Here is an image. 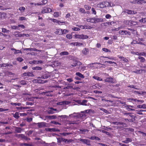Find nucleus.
Instances as JSON below:
<instances>
[{
  "mask_svg": "<svg viewBox=\"0 0 146 146\" xmlns=\"http://www.w3.org/2000/svg\"><path fill=\"white\" fill-rule=\"evenodd\" d=\"M19 20L23 21L26 19V18L24 17H19Z\"/></svg>",
  "mask_w": 146,
  "mask_h": 146,
  "instance_id": "338daca9",
  "label": "nucleus"
},
{
  "mask_svg": "<svg viewBox=\"0 0 146 146\" xmlns=\"http://www.w3.org/2000/svg\"><path fill=\"white\" fill-rule=\"evenodd\" d=\"M11 104L12 105H13V106H20L21 105V103H15L11 102Z\"/></svg>",
  "mask_w": 146,
  "mask_h": 146,
  "instance_id": "ea45409f",
  "label": "nucleus"
},
{
  "mask_svg": "<svg viewBox=\"0 0 146 146\" xmlns=\"http://www.w3.org/2000/svg\"><path fill=\"white\" fill-rule=\"evenodd\" d=\"M22 138L26 140H31L30 138L27 137L25 136L24 134L23 135V136L22 137Z\"/></svg>",
  "mask_w": 146,
  "mask_h": 146,
  "instance_id": "f704fd0d",
  "label": "nucleus"
},
{
  "mask_svg": "<svg viewBox=\"0 0 146 146\" xmlns=\"http://www.w3.org/2000/svg\"><path fill=\"white\" fill-rule=\"evenodd\" d=\"M84 8L87 10H90V8L91 7H90L88 5H85L84 6Z\"/></svg>",
  "mask_w": 146,
  "mask_h": 146,
  "instance_id": "3c124183",
  "label": "nucleus"
},
{
  "mask_svg": "<svg viewBox=\"0 0 146 146\" xmlns=\"http://www.w3.org/2000/svg\"><path fill=\"white\" fill-rule=\"evenodd\" d=\"M79 11L80 12H81L83 13H86V11H85V10L83 9V8H80V9L79 10Z\"/></svg>",
  "mask_w": 146,
  "mask_h": 146,
  "instance_id": "09e8293b",
  "label": "nucleus"
},
{
  "mask_svg": "<svg viewBox=\"0 0 146 146\" xmlns=\"http://www.w3.org/2000/svg\"><path fill=\"white\" fill-rule=\"evenodd\" d=\"M129 23L131 24L132 25H137V22L135 21H129Z\"/></svg>",
  "mask_w": 146,
  "mask_h": 146,
  "instance_id": "37998d69",
  "label": "nucleus"
},
{
  "mask_svg": "<svg viewBox=\"0 0 146 146\" xmlns=\"http://www.w3.org/2000/svg\"><path fill=\"white\" fill-rule=\"evenodd\" d=\"M62 29H58L56 31L55 33L56 34L61 35L62 34Z\"/></svg>",
  "mask_w": 146,
  "mask_h": 146,
  "instance_id": "f3484780",
  "label": "nucleus"
},
{
  "mask_svg": "<svg viewBox=\"0 0 146 146\" xmlns=\"http://www.w3.org/2000/svg\"><path fill=\"white\" fill-rule=\"evenodd\" d=\"M119 58L121 59L125 62L127 63L129 61L127 59L123 56H119Z\"/></svg>",
  "mask_w": 146,
  "mask_h": 146,
  "instance_id": "393cba45",
  "label": "nucleus"
},
{
  "mask_svg": "<svg viewBox=\"0 0 146 146\" xmlns=\"http://www.w3.org/2000/svg\"><path fill=\"white\" fill-rule=\"evenodd\" d=\"M91 10L92 11V13L95 15L96 14V12L94 8H92Z\"/></svg>",
  "mask_w": 146,
  "mask_h": 146,
  "instance_id": "bf43d9fd",
  "label": "nucleus"
},
{
  "mask_svg": "<svg viewBox=\"0 0 146 146\" xmlns=\"http://www.w3.org/2000/svg\"><path fill=\"white\" fill-rule=\"evenodd\" d=\"M119 33L122 35H123L124 34H125V35L128 34L129 35H131L130 32L125 30L120 31H119Z\"/></svg>",
  "mask_w": 146,
  "mask_h": 146,
  "instance_id": "423d86ee",
  "label": "nucleus"
},
{
  "mask_svg": "<svg viewBox=\"0 0 146 146\" xmlns=\"http://www.w3.org/2000/svg\"><path fill=\"white\" fill-rule=\"evenodd\" d=\"M42 3H40V4L37 3V5H45L47 3V0H42Z\"/></svg>",
  "mask_w": 146,
  "mask_h": 146,
  "instance_id": "c85d7f7f",
  "label": "nucleus"
},
{
  "mask_svg": "<svg viewBox=\"0 0 146 146\" xmlns=\"http://www.w3.org/2000/svg\"><path fill=\"white\" fill-rule=\"evenodd\" d=\"M2 32L4 33H7L9 32V30L6 29L4 28H2Z\"/></svg>",
  "mask_w": 146,
  "mask_h": 146,
  "instance_id": "58836bf2",
  "label": "nucleus"
},
{
  "mask_svg": "<svg viewBox=\"0 0 146 146\" xmlns=\"http://www.w3.org/2000/svg\"><path fill=\"white\" fill-rule=\"evenodd\" d=\"M94 18H89L88 19H87V21L88 22H90L93 23V22H94Z\"/></svg>",
  "mask_w": 146,
  "mask_h": 146,
  "instance_id": "c756f323",
  "label": "nucleus"
},
{
  "mask_svg": "<svg viewBox=\"0 0 146 146\" xmlns=\"http://www.w3.org/2000/svg\"><path fill=\"white\" fill-rule=\"evenodd\" d=\"M12 29H17L19 30L20 29L19 28L18 25L17 26H13L12 27Z\"/></svg>",
  "mask_w": 146,
  "mask_h": 146,
  "instance_id": "79ce46f5",
  "label": "nucleus"
},
{
  "mask_svg": "<svg viewBox=\"0 0 146 146\" xmlns=\"http://www.w3.org/2000/svg\"><path fill=\"white\" fill-rule=\"evenodd\" d=\"M89 51L88 49L85 48L82 51V52L84 54H87L88 53Z\"/></svg>",
  "mask_w": 146,
  "mask_h": 146,
  "instance_id": "4be33fe9",
  "label": "nucleus"
},
{
  "mask_svg": "<svg viewBox=\"0 0 146 146\" xmlns=\"http://www.w3.org/2000/svg\"><path fill=\"white\" fill-rule=\"evenodd\" d=\"M17 60L19 62H21L23 61V59L21 58V57H18L17 58Z\"/></svg>",
  "mask_w": 146,
  "mask_h": 146,
  "instance_id": "de8ad7c7",
  "label": "nucleus"
},
{
  "mask_svg": "<svg viewBox=\"0 0 146 146\" xmlns=\"http://www.w3.org/2000/svg\"><path fill=\"white\" fill-rule=\"evenodd\" d=\"M49 77V76L46 75H44L41 77V79H46L47 78Z\"/></svg>",
  "mask_w": 146,
  "mask_h": 146,
  "instance_id": "a18cd8bd",
  "label": "nucleus"
},
{
  "mask_svg": "<svg viewBox=\"0 0 146 146\" xmlns=\"http://www.w3.org/2000/svg\"><path fill=\"white\" fill-rule=\"evenodd\" d=\"M137 107L140 108L145 109L146 108V105L145 104H143L142 105H138Z\"/></svg>",
  "mask_w": 146,
  "mask_h": 146,
  "instance_id": "b1692460",
  "label": "nucleus"
},
{
  "mask_svg": "<svg viewBox=\"0 0 146 146\" xmlns=\"http://www.w3.org/2000/svg\"><path fill=\"white\" fill-rule=\"evenodd\" d=\"M76 46H81L83 45V44L82 43L79 42H76Z\"/></svg>",
  "mask_w": 146,
  "mask_h": 146,
  "instance_id": "0e129e2a",
  "label": "nucleus"
},
{
  "mask_svg": "<svg viewBox=\"0 0 146 146\" xmlns=\"http://www.w3.org/2000/svg\"><path fill=\"white\" fill-rule=\"evenodd\" d=\"M69 54V53L68 52L66 51H64L61 52L60 53V54L61 56L62 55H68Z\"/></svg>",
  "mask_w": 146,
  "mask_h": 146,
  "instance_id": "7c9ffc66",
  "label": "nucleus"
},
{
  "mask_svg": "<svg viewBox=\"0 0 146 146\" xmlns=\"http://www.w3.org/2000/svg\"><path fill=\"white\" fill-rule=\"evenodd\" d=\"M66 37L68 38L71 39L72 38V35L70 34H67L66 35Z\"/></svg>",
  "mask_w": 146,
  "mask_h": 146,
  "instance_id": "603ef678",
  "label": "nucleus"
},
{
  "mask_svg": "<svg viewBox=\"0 0 146 146\" xmlns=\"http://www.w3.org/2000/svg\"><path fill=\"white\" fill-rule=\"evenodd\" d=\"M72 29L73 30L75 31H78L80 30L79 28L77 27H74Z\"/></svg>",
  "mask_w": 146,
  "mask_h": 146,
  "instance_id": "052dcab7",
  "label": "nucleus"
},
{
  "mask_svg": "<svg viewBox=\"0 0 146 146\" xmlns=\"http://www.w3.org/2000/svg\"><path fill=\"white\" fill-rule=\"evenodd\" d=\"M61 135H63L64 136H66L68 135H69L70 134H71L72 133H66L64 132L60 133Z\"/></svg>",
  "mask_w": 146,
  "mask_h": 146,
  "instance_id": "a19ab883",
  "label": "nucleus"
},
{
  "mask_svg": "<svg viewBox=\"0 0 146 146\" xmlns=\"http://www.w3.org/2000/svg\"><path fill=\"white\" fill-rule=\"evenodd\" d=\"M52 11V10L51 9L49 8H47L46 9H45L43 10L41 12V13H47L50 12Z\"/></svg>",
  "mask_w": 146,
  "mask_h": 146,
  "instance_id": "4468645a",
  "label": "nucleus"
},
{
  "mask_svg": "<svg viewBox=\"0 0 146 146\" xmlns=\"http://www.w3.org/2000/svg\"><path fill=\"white\" fill-rule=\"evenodd\" d=\"M45 118H48L50 119H54L57 118V117L56 115H54L51 116L46 115L45 117Z\"/></svg>",
  "mask_w": 146,
  "mask_h": 146,
  "instance_id": "ddd939ff",
  "label": "nucleus"
},
{
  "mask_svg": "<svg viewBox=\"0 0 146 146\" xmlns=\"http://www.w3.org/2000/svg\"><path fill=\"white\" fill-rule=\"evenodd\" d=\"M32 63L34 64H42L43 63V61L42 60H33Z\"/></svg>",
  "mask_w": 146,
  "mask_h": 146,
  "instance_id": "a211bd4d",
  "label": "nucleus"
},
{
  "mask_svg": "<svg viewBox=\"0 0 146 146\" xmlns=\"http://www.w3.org/2000/svg\"><path fill=\"white\" fill-rule=\"evenodd\" d=\"M59 13L58 12H55L54 14V15L55 17H58L59 16Z\"/></svg>",
  "mask_w": 146,
  "mask_h": 146,
  "instance_id": "4d7b16f0",
  "label": "nucleus"
},
{
  "mask_svg": "<svg viewBox=\"0 0 146 146\" xmlns=\"http://www.w3.org/2000/svg\"><path fill=\"white\" fill-rule=\"evenodd\" d=\"M125 13H126L128 14H135L134 11L126 9L124 11Z\"/></svg>",
  "mask_w": 146,
  "mask_h": 146,
  "instance_id": "9b49d317",
  "label": "nucleus"
},
{
  "mask_svg": "<svg viewBox=\"0 0 146 146\" xmlns=\"http://www.w3.org/2000/svg\"><path fill=\"white\" fill-rule=\"evenodd\" d=\"M19 10L21 11L23 10V11H24L25 10V8L24 7H19Z\"/></svg>",
  "mask_w": 146,
  "mask_h": 146,
  "instance_id": "680f3d73",
  "label": "nucleus"
},
{
  "mask_svg": "<svg viewBox=\"0 0 146 146\" xmlns=\"http://www.w3.org/2000/svg\"><path fill=\"white\" fill-rule=\"evenodd\" d=\"M104 81L106 82H110L111 83H113L114 82V80L111 77H108L106 78Z\"/></svg>",
  "mask_w": 146,
  "mask_h": 146,
  "instance_id": "20e7f679",
  "label": "nucleus"
},
{
  "mask_svg": "<svg viewBox=\"0 0 146 146\" xmlns=\"http://www.w3.org/2000/svg\"><path fill=\"white\" fill-rule=\"evenodd\" d=\"M47 82V81H44L41 80H37V82L39 84H43Z\"/></svg>",
  "mask_w": 146,
  "mask_h": 146,
  "instance_id": "a878e982",
  "label": "nucleus"
},
{
  "mask_svg": "<svg viewBox=\"0 0 146 146\" xmlns=\"http://www.w3.org/2000/svg\"><path fill=\"white\" fill-rule=\"evenodd\" d=\"M47 112L49 114H53L54 113V111H53L52 110L50 109L49 108V109L47 111Z\"/></svg>",
  "mask_w": 146,
  "mask_h": 146,
  "instance_id": "72a5a7b5",
  "label": "nucleus"
},
{
  "mask_svg": "<svg viewBox=\"0 0 146 146\" xmlns=\"http://www.w3.org/2000/svg\"><path fill=\"white\" fill-rule=\"evenodd\" d=\"M13 116L16 119H18L19 116V113L18 112H16L15 114L12 113Z\"/></svg>",
  "mask_w": 146,
  "mask_h": 146,
  "instance_id": "6ab92c4d",
  "label": "nucleus"
},
{
  "mask_svg": "<svg viewBox=\"0 0 146 146\" xmlns=\"http://www.w3.org/2000/svg\"><path fill=\"white\" fill-rule=\"evenodd\" d=\"M79 130L82 132L81 133L82 134H84V133H83V132H88L89 131V130L87 129H79Z\"/></svg>",
  "mask_w": 146,
  "mask_h": 146,
  "instance_id": "473e14b6",
  "label": "nucleus"
},
{
  "mask_svg": "<svg viewBox=\"0 0 146 146\" xmlns=\"http://www.w3.org/2000/svg\"><path fill=\"white\" fill-rule=\"evenodd\" d=\"M61 105H68L70 102L67 101H63L62 102H60Z\"/></svg>",
  "mask_w": 146,
  "mask_h": 146,
  "instance_id": "cd10ccee",
  "label": "nucleus"
},
{
  "mask_svg": "<svg viewBox=\"0 0 146 146\" xmlns=\"http://www.w3.org/2000/svg\"><path fill=\"white\" fill-rule=\"evenodd\" d=\"M50 123L55 125L58 124L60 125H61V124L60 123L55 121H51Z\"/></svg>",
  "mask_w": 146,
  "mask_h": 146,
  "instance_id": "c03bdc74",
  "label": "nucleus"
},
{
  "mask_svg": "<svg viewBox=\"0 0 146 146\" xmlns=\"http://www.w3.org/2000/svg\"><path fill=\"white\" fill-rule=\"evenodd\" d=\"M132 141V139L131 138H126L125 140L122 141V142L125 143L127 144L129 142H131Z\"/></svg>",
  "mask_w": 146,
  "mask_h": 146,
  "instance_id": "1a4fd4ad",
  "label": "nucleus"
},
{
  "mask_svg": "<svg viewBox=\"0 0 146 146\" xmlns=\"http://www.w3.org/2000/svg\"><path fill=\"white\" fill-rule=\"evenodd\" d=\"M21 84L23 85H25L27 84L26 82L24 80H21L20 82Z\"/></svg>",
  "mask_w": 146,
  "mask_h": 146,
  "instance_id": "8fccbe9b",
  "label": "nucleus"
},
{
  "mask_svg": "<svg viewBox=\"0 0 146 146\" xmlns=\"http://www.w3.org/2000/svg\"><path fill=\"white\" fill-rule=\"evenodd\" d=\"M102 50L103 51L105 52H110V50H109V49H108L106 48H103Z\"/></svg>",
  "mask_w": 146,
  "mask_h": 146,
  "instance_id": "864d4df0",
  "label": "nucleus"
},
{
  "mask_svg": "<svg viewBox=\"0 0 146 146\" xmlns=\"http://www.w3.org/2000/svg\"><path fill=\"white\" fill-rule=\"evenodd\" d=\"M139 21L141 23H146V18H143L139 20Z\"/></svg>",
  "mask_w": 146,
  "mask_h": 146,
  "instance_id": "e433bc0d",
  "label": "nucleus"
},
{
  "mask_svg": "<svg viewBox=\"0 0 146 146\" xmlns=\"http://www.w3.org/2000/svg\"><path fill=\"white\" fill-rule=\"evenodd\" d=\"M76 75L82 78H84V75L82 74H81L79 72H76Z\"/></svg>",
  "mask_w": 146,
  "mask_h": 146,
  "instance_id": "412c9836",
  "label": "nucleus"
},
{
  "mask_svg": "<svg viewBox=\"0 0 146 146\" xmlns=\"http://www.w3.org/2000/svg\"><path fill=\"white\" fill-rule=\"evenodd\" d=\"M37 124L39 128H42L43 127H46V123L45 122H41L38 123Z\"/></svg>",
  "mask_w": 146,
  "mask_h": 146,
  "instance_id": "0eeeda50",
  "label": "nucleus"
},
{
  "mask_svg": "<svg viewBox=\"0 0 146 146\" xmlns=\"http://www.w3.org/2000/svg\"><path fill=\"white\" fill-rule=\"evenodd\" d=\"M99 131L100 132H101L104 133H106V135H110V134L109 132H108L106 131L105 130L100 129V130H99Z\"/></svg>",
  "mask_w": 146,
  "mask_h": 146,
  "instance_id": "2f4dec72",
  "label": "nucleus"
},
{
  "mask_svg": "<svg viewBox=\"0 0 146 146\" xmlns=\"http://www.w3.org/2000/svg\"><path fill=\"white\" fill-rule=\"evenodd\" d=\"M14 128L15 132L19 133H21L22 131H23L24 130V129L17 127H15Z\"/></svg>",
  "mask_w": 146,
  "mask_h": 146,
  "instance_id": "39448f33",
  "label": "nucleus"
},
{
  "mask_svg": "<svg viewBox=\"0 0 146 146\" xmlns=\"http://www.w3.org/2000/svg\"><path fill=\"white\" fill-rule=\"evenodd\" d=\"M100 110H101L102 111H103L104 112H105V113H107L108 112L107 110H106L105 109L103 108H101L100 109Z\"/></svg>",
  "mask_w": 146,
  "mask_h": 146,
  "instance_id": "6e6d98bb",
  "label": "nucleus"
},
{
  "mask_svg": "<svg viewBox=\"0 0 146 146\" xmlns=\"http://www.w3.org/2000/svg\"><path fill=\"white\" fill-rule=\"evenodd\" d=\"M98 7L100 8H103L106 7H111V4L109 2L107 1H103L99 3L97 5Z\"/></svg>",
  "mask_w": 146,
  "mask_h": 146,
  "instance_id": "f257e3e1",
  "label": "nucleus"
},
{
  "mask_svg": "<svg viewBox=\"0 0 146 146\" xmlns=\"http://www.w3.org/2000/svg\"><path fill=\"white\" fill-rule=\"evenodd\" d=\"M88 101L86 100H83L81 102V105L83 106H88V104H87Z\"/></svg>",
  "mask_w": 146,
  "mask_h": 146,
  "instance_id": "aec40b11",
  "label": "nucleus"
},
{
  "mask_svg": "<svg viewBox=\"0 0 146 146\" xmlns=\"http://www.w3.org/2000/svg\"><path fill=\"white\" fill-rule=\"evenodd\" d=\"M73 88V86H67L65 87L64 88V89H71Z\"/></svg>",
  "mask_w": 146,
  "mask_h": 146,
  "instance_id": "49530a36",
  "label": "nucleus"
},
{
  "mask_svg": "<svg viewBox=\"0 0 146 146\" xmlns=\"http://www.w3.org/2000/svg\"><path fill=\"white\" fill-rule=\"evenodd\" d=\"M8 110V109H3L0 108V112Z\"/></svg>",
  "mask_w": 146,
  "mask_h": 146,
  "instance_id": "5fc2aeb1",
  "label": "nucleus"
},
{
  "mask_svg": "<svg viewBox=\"0 0 146 146\" xmlns=\"http://www.w3.org/2000/svg\"><path fill=\"white\" fill-rule=\"evenodd\" d=\"M42 68L40 66H36L35 67H33L32 69L33 70H41L42 69Z\"/></svg>",
  "mask_w": 146,
  "mask_h": 146,
  "instance_id": "5701e85b",
  "label": "nucleus"
},
{
  "mask_svg": "<svg viewBox=\"0 0 146 146\" xmlns=\"http://www.w3.org/2000/svg\"><path fill=\"white\" fill-rule=\"evenodd\" d=\"M86 66H79L78 67V70L80 71H83L86 68Z\"/></svg>",
  "mask_w": 146,
  "mask_h": 146,
  "instance_id": "dca6fc26",
  "label": "nucleus"
},
{
  "mask_svg": "<svg viewBox=\"0 0 146 146\" xmlns=\"http://www.w3.org/2000/svg\"><path fill=\"white\" fill-rule=\"evenodd\" d=\"M45 130L47 131H50V132H59L60 131V130L58 129H56L55 128H47L45 129Z\"/></svg>",
  "mask_w": 146,
  "mask_h": 146,
  "instance_id": "7ed1b4c3",
  "label": "nucleus"
},
{
  "mask_svg": "<svg viewBox=\"0 0 146 146\" xmlns=\"http://www.w3.org/2000/svg\"><path fill=\"white\" fill-rule=\"evenodd\" d=\"M138 58L140 60V61L141 62H144L145 60V59L142 56H139L138 57Z\"/></svg>",
  "mask_w": 146,
  "mask_h": 146,
  "instance_id": "4c0bfd02",
  "label": "nucleus"
},
{
  "mask_svg": "<svg viewBox=\"0 0 146 146\" xmlns=\"http://www.w3.org/2000/svg\"><path fill=\"white\" fill-rule=\"evenodd\" d=\"M23 75L25 76H34V75L32 72H27L23 73Z\"/></svg>",
  "mask_w": 146,
  "mask_h": 146,
  "instance_id": "f8f14e48",
  "label": "nucleus"
},
{
  "mask_svg": "<svg viewBox=\"0 0 146 146\" xmlns=\"http://www.w3.org/2000/svg\"><path fill=\"white\" fill-rule=\"evenodd\" d=\"M139 55L146 56V53L144 52H141L139 54Z\"/></svg>",
  "mask_w": 146,
  "mask_h": 146,
  "instance_id": "69168bd1",
  "label": "nucleus"
},
{
  "mask_svg": "<svg viewBox=\"0 0 146 146\" xmlns=\"http://www.w3.org/2000/svg\"><path fill=\"white\" fill-rule=\"evenodd\" d=\"M133 3H137L138 4H142L143 3H146V1L144 0H135L132 2Z\"/></svg>",
  "mask_w": 146,
  "mask_h": 146,
  "instance_id": "f03ea898",
  "label": "nucleus"
},
{
  "mask_svg": "<svg viewBox=\"0 0 146 146\" xmlns=\"http://www.w3.org/2000/svg\"><path fill=\"white\" fill-rule=\"evenodd\" d=\"M117 124L120 125H122L123 126L126 125V124L125 123L121 122H118Z\"/></svg>",
  "mask_w": 146,
  "mask_h": 146,
  "instance_id": "e2e57ef3",
  "label": "nucleus"
},
{
  "mask_svg": "<svg viewBox=\"0 0 146 146\" xmlns=\"http://www.w3.org/2000/svg\"><path fill=\"white\" fill-rule=\"evenodd\" d=\"M80 141L83 142L84 143L88 145H90V141L88 140L83 139H80Z\"/></svg>",
  "mask_w": 146,
  "mask_h": 146,
  "instance_id": "6e6552de",
  "label": "nucleus"
},
{
  "mask_svg": "<svg viewBox=\"0 0 146 146\" xmlns=\"http://www.w3.org/2000/svg\"><path fill=\"white\" fill-rule=\"evenodd\" d=\"M11 50L13 51H14V53L15 54H17L18 53H22L21 50H17L14 48H11Z\"/></svg>",
  "mask_w": 146,
  "mask_h": 146,
  "instance_id": "2eb2a0df",
  "label": "nucleus"
},
{
  "mask_svg": "<svg viewBox=\"0 0 146 146\" xmlns=\"http://www.w3.org/2000/svg\"><path fill=\"white\" fill-rule=\"evenodd\" d=\"M68 31L66 29H62V34H66L68 33Z\"/></svg>",
  "mask_w": 146,
  "mask_h": 146,
  "instance_id": "13d9d810",
  "label": "nucleus"
},
{
  "mask_svg": "<svg viewBox=\"0 0 146 146\" xmlns=\"http://www.w3.org/2000/svg\"><path fill=\"white\" fill-rule=\"evenodd\" d=\"M106 19H110L111 17V16L109 14H107L106 15Z\"/></svg>",
  "mask_w": 146,
  "mask_h": 146,
  "instance_id": "774afa93",
  "label": "nucleus"
},
{
  "mask_svg": "<svg viewBox=\"0 0 146 146\" xmlns=\"http://www.w3.org/2000/svg\"><path fill=\"white\" fill-rule=\"evenodd\" d=\"M103 21V19L101 18H95L94 17V20L93 23H96L98 22H102Z\"/></svg>",
  "mask_w": 146,
  "mask_h": 146,
  "instance_id": "9d476101",
  "label": "nucleus"
},
{
  "mask_svg": "<svg viewBox=\"0 0 146 146\" xmlns=\"http://www.w3.org/2000/svg\"><path fill=\"white\" fill-rule=\"evenodd\" d=\"M80 38L83 39L88 38V36L87 35L82 34L80 35Z\"/></svg>",
  "mask_w": 146,
  "mask_h": 146,
  "instance_id": "bb28decb",
  "label": "nucleus"
},
{
  "mask_svg": "<svg viewBox=\"0 0 146 146\" xmlns=\"http://www.w3.org/2000/svg\"><path fill=\"white\" fill-rule=\"evenodd\" d=\"M93 78L94 79L97 80H99V81L102 80V79L101 78L97 76H93Z\"/></svg>",
  "mask_w": 146,
  "mask_h": 146,
  "instance_id": "c9c22d12",
  "label": "nucleus"
}]
</instances>
